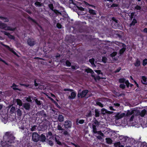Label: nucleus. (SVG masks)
Returning a JSON list of instances; mask_svg holds the SVG:
<instances>
[{
  "mask_svg": "<svg viewBox=\"0 0 147 147\" xmlns=\"http://www.w3.org/2000/svg\"><path fill=\"white\" fill-rule=\"evenodd\" d=\"M15 138L13 134L10 132H7L5 133V135L3 136V141H5V145L7 147L8 146L9 144H11L14 142Z\"/></svg>",
  "mask_w": 147,
  "mask_h": 147,
  "instance_id": "1",
  "label": "nucleus"
},
{
  "mask_svg": "<svg viewBox=\"0 0 147 147\" xmlns=\"http://www.w3.org/2000/svg\"><path fill=\"white\" fill-rule=\"evenodd\" d=\"M64 91H69L72 92L70 95L68 96V98L69 99H74L76 96V92H72L73 90L70 89L65 88L64 89Z\"/></svg>",
  "mask_w": 147,
  "mask_h": 147,
  "instance_id": "2",
  "label": "nucleus"
},
{
  "mask_svg": "<svg viewBox=\"0 0 147 147\" xmlns=\"http://www.w3.org/2000/svg\"><path fill=\"white\" fill-rule=\"evenodd\" d=\"M0 28L7 30L14 31L15 29V28H11L10 27L7 26L5 24L0 23Z\"/></svg>",
  "mask_w": 147,
  "mask_h": 147,
  "instance_id": "3",
  "label": "nucleus"
},
{
  "mask_svg": "<svg viewBox=\"0 0 147 147\" xmlns=\"http://www.w3.org/2000/svg\"><path fill=\"white\" fill-rule=\"evenodd\" d=\"M32 140L35 142H37L39 140L40 136L36 132H33L32 135Z\"/></svg>",
  "mask_w": 147,
  "mask_h": 147,
  "instance_id": "4",
  "label": "nucleus"
},
{
  "mask_svg": "<svg viewBox=\"0 0 147 147\" xmlns=\"http://www.w3.org/2000/svg\"><path fill=\"white\" fill-rule=\"evenodd\" d=\"M64 126L66 129L70 128L72 126V123L69 120H66L64 122Z\"/></svg>",
  "mask_w": 147,
  "mask_h": 147,
  "instance_id": "5",
  "label": "nucleus"
},
{
  "mask_svg": "<svg viewBox=\"0 0 147 147\" xmlns=\"http://www.w3.org/2000/svg\"><path fill=\"white\" fill-rule=\"evenodd\" d=\"M88 92V90H83L82 92H79L78 96V97H80L81 98L84 97L86 96Z\"/></svg>",
  "mask_w": 147,
  "mask_h": 147,
  "instance_id": "6",
  "label": "nucleus"
},
{
  "mask_svg": "<svg viewBox=\"0 0 147 147\" xmlns=\"http://www.w3.org/2000/svg\"><path fill=\"white\" fill-rule=\"evenodd\" d=\"M125 115V113H117L115 116V119L116 120H118L119 119H121L124 117Z\"/></svg>",
  "mask_w": 147,
  "mask_h": 147,
  "instance_id": "7",
  "label": "nucleus"
},
{
  "mask_svg": "<svg viewBox=\"0 0 147 147\" xmlns=\"http://www.w3.org/2000/svg\"><path fill=\"white\" fill-rule=\"evenodd\" d=\"M49 7L51 10H52L55 13L57 14V15H58L61 14V13L58 10L56 9H53V7L52 4H49Z\"/></svg>",
  "mask_w": 147,
  "mask_h": 147,
  "instance_id": "8",
  "label": "nucleus"
},
{
  "mask_svg": "<svg viewBox=\"0 0 147 147\" xmlns=\"http://www.w3.org/2000/svg\"><path fill=\"white\" fill-rule=\"evenodd\" d=\"M101 113L103 115H105L106 113L112 114L113 113V112L108 111L103 108L101 109Z\"/></svg>",
  "mask_w": 147,
  "mask_h": 147,
  "instance_id": "9",
  "label": "nucleus"
},
{
  "mask_svg": "<svg viewBox=\"0 0 147 147\" xmlns=\"http://www.w3.org/2000/svg\"><path fill=\"white\" fill-rule=\"evenodd\" d=\"M28 44L30 46H32L34 45V42L33 39H29L27 40Z\"/></svg>",
  "mask_w": 147,
  "mask_h": 147,
  "instance_id": "10",
  "label": "nucleus"
},
{
  "mask_svg": "<svg viewBox=\"0 0 147 147\" xmlns=\"http://www.w3.org/2000/svg\"><path fill=\"white\" fill-rule=\"evenodd\" d=\"M23 106L26 110H28L30 107V105L28 103H25L23 104Z\"/></svg>",
  "mask_w": 147,
  "mask_h": 147,
  "instance_id": "11",
  "label": "nucleus"
},
{
  "mask_svg": "<svg viewBox=\"0 0 147 147\" xmlns=\"http://www.w3.org/2000/svg\"><path fill=\"white\" fill-rule=\"evenodd\" d=\"M135 111L134 110H129L127 111L126 114H125V115L127 116H129L131 115L134 113Z\"/></svg>",
  "mask_w": 147,
  "mask_h": 147,
  "instance_id": "12",
  "label": "nucleus"
},
{
  "mask_svg": "<svg viewBox=\"0 0 147 147\" xmlns=\"http://www.w3.org/2000/svg\"><path fill=\"white\" fill-rule=\"evenodd\" d=\"M36 115L38 116L41 115L44 117L46 116V115L44 113V111H42L39 112H38L37 113Z\"/></svg>",
  "mask_w": 147,
  "mask_h": 147,
  "instance_id": "13",
  "label": "nucleus"
},
{
  "mask_svg": "<svg viewBox=\"0 0 147 147\" xmlns=\"http://www.w3.org/2000/svg\"><path fill=\"white\" fill-rule=\"evenodd\" d=\"M2 32L4 33V34L7 36L9 38L11 39H14V37L13 36L10 34L9 33L5 31H2Z\"/></svg>",
  "mask_w": 147,
  "mask_h": 147,
  "instance_id": "14",
  "label": "nucleus"
},
{
  "mask_svg": "<svg viewBox=\"0 0 147 147\" xmlns=\"http://www.w3.org/2000/svg\"><path fill=\"white\" fill-rule=\"evenodd\" d=\"M142 79L141 81L143 84H147V78L145 76H142Z\"/></svg>",
  "mask_w": 147,
  "mask_h": 147,
  "instance_id": "15",
  "label": "nucleus"
},
{
  "mask_svg": "<svg viewBox=\"0 0 147 147\" xmlns=\"http://www.w3.org/2000/svg\"><path fill=\"white\" fill-rule=\"evenodd\" d=\"M46 138L45 135L42 134L40 136V140L42 142H45L46 140Z\"/></svg>",
  "mask_w": 147,
  "mask_h": 147,
  "instance_id": "16",
  "label": "nucleus"
},
{
  "mask_svg": "<svg viewBox=\"0 0 147 147\" xmlns=\"http://www.w3.org/2000/svg\"><path fill=\"white\" fill-rule=\"evenodd\" d=\"M140 61L138 59L134 63V65L136 67H139L140 65Z\"/></svg>",
  "mask_w": 147,
  "mask_h": 147,
  "instance_id": "17",
  "label": "nucleus"
},
{
  "mask_svg": "<svg viewBox=\"0 0 147 147\" xmlns=\"http://www.w3.org/2000/svg\"><path fill=\"white\" fill-rule=\"evenodd\" d=\"M107 143L108 144H111L112 143V140L110 138H107L105 139Z\"/></svg>",
  "mask_w": 147,
  "mask_h": 147,
  "instance_id": "18",
  "label": "nucleus"
},
{
  "mask_svg": "<svg viewBox=\"0 0 147 147\" xmlns=\"http://www.w3.org/2000/svg\"><path fill=\"white\" fill-rule=\"evenodd\" d=\"M58 119L60 122H62L64 121V117L62 115H59L58 117Z\"/></svg>",
  "mask_w": 147,
  "mask_h": 147,
  "instance_id": "19",
  "label": "nucleus"
},
{
  "mask_svg": "<svg viewBox=\"0 0 147 147\" xmlns=\"http://www.w3.org/2000/svg\"><path fill=\"white\" fill-rule=\"evenodd\" d=\"M2 45L6 47L8 49L10 50V51H11L12 53H13L15 55H16V53L13 50V49L12 48H10L8 46L4 45L2 44Z\"/></svg>",
  "mask_w": 147,
  "mask_h": 147,
  "instance_id": "20",
  "label": "nucleus"
},
{
  "mask_svg": "<svg viewBox=\"0 0 147 147\" xmlns=\"http://www.w3.org/2000/svg\"><path fill=\"white\" fill-rule=\"evenodd\" d=\"M137 22V20L135 19H134L131 22V23L130 24V27H131L132 26H134L135 25V24Z\"/></svg>",
  "mask_w": 147,
  "mask_h": 147,
  "instance_id": "21",
  "label": "nucleus"
},
{
  "mask_svg": "<svg viewBox=\"0 0 147 147\" xmlns=\"http://www.w3.org/2000/svg\"><path fill=\"white\" fill-rule=\"evenodd\" d=\"M89 12L90 13L93 15L96 14V11L92 9H91L89 8H88Z\"/></svg>",
  "mask_w": 147,
  "mask_h": 147,
  "instance_id": "22",
  "label": "nucleus"
},
{
  "mask_svg": "<svg viewBox=\"0 0 147 147\" xmlns=\"http://www.w3.org/2000/svg\"><path fill=\"white\" fill-rule=\"evenodd\" d=\"M0 19L3 21L4 22H8L9 21V20L6 18L1 17L0 16Z\"/></svg>",
  "mask_w": 147,
  "mask_h": 147,
  "instance_id": "23",
  "label": "nucleus"
},
{
  "mask_svg": "<svg viewBox=\"0 0 147 147\" xmlns=\"http://www.w3.org/2000/svg\"><path fill=\"white\" fill-rule=\"evenodd\" d=\"M89 61L93 66L95 67V65L94 64V58L90 59Z\"/></svg>",
  "mask_w": 147,
  "mask_h": 147,
  "instance_id": "24",
  "label": "nucleus"
},
{
  "mask_svg": "<svg viewBox=\"0 0 147 147\" xmlns=\"http://www.w3.org/2000/svg\"><path fill=\"white\" fill-rule=\"evenodd\" d=\"M93 132L95 134L97 132V129L95 125H92Z\"/></svg>",
  "mask_w": 147,
  "mask_h": 147,
  "instance_id": "25",
  "label": "nucleus"
},
{
  "mask_svg": "<svg viewBox=\"0 0 147 147\" xmlns=\"http://www.w3.org/2000/svg\"><path fill=\"white\" fill-rule=\"evenodd\" d=\"M84 121L83 119H81L78 121V119L76 120V123L77 124H78V123H77L78 122L80 124H83Z\"/></svg>",
  "mask_w": 147,
  "mask_h": 147,
  "instance_id": "26",
  "label": "nucleus"
},
{
  "mask_svg": "<svg viewBox=\"0 0 147 147\" xmlns=\"http://www.w3.org/2000/svg\"><path fill=\"white\" fill-rule=\"evenodd\" d=\"M17 104L19 105L20 106H21L22 105V103L21 100L19 99H17L16 100Z\"/></svg>",
  "mask_w": 147,
  "mask_h": 147,
  "instance_id": "27",
  "label": "nucleus"
},
{
  "mask_svg": "<svg viewBox=\"0 0 147 147\" xmlns=\"http://www.w3.org/2000/svg\"><path fill=\"white\" fill-rule=\"evenodd\" d=\"M146 111L145 109H144L142 110L140 113V115L142 117H143L146 114Z\"/></svg>",
  "mask_w": 147,
  "mask_h": 147,
  "instance_id": "28",
  "label": "nucleus"
},
{
  "mask_svg": "<svg viewBox=\"0 0 147 147\" xmlns=\"http://www.w3.org/2000/svg\"><path fill=\"white\" fill-rule=\"evenodd\" d=\"M95 116L97 117H98L99 116V111L98 109L95 110Z\"/></svg>",
  "mask_w": 147,
  "mask_h": 147,
  "instance_id": "29",
  "label": "nucleus"
},
{
  "mask_svg": "<svg viewBox=\"0 0 147 147\" xmlns=\"http://www.w3.org/2000/svg\"><path fill=\"white\" fill-rule=\"evenodd\" d=\"M58 137V136H56L55 138V139L56 142H57V144L59 145H61V143L58 140H57V138Z\"/></svg>",
  "mask_w": 147,
  "mask_h": 147,
  "instance_id": "30",
  "label": "nucleus"
},
{
  "mask_svg": "<svg viewBox=\"0 0 147 147\" xmlns=\"http://www.w3.org/2000/svg\"><path fill=\"white\" fill-rule=\"evenodd\" d=\"M147 64V59H145L143 61L142 65L143 66H145Z\"/></svg>",
  "mask_w": 147,
  "mask_h": 147,
  "instance_id": "31",
  "label": "nucleus"
},
{
  "mask_svg": "<svg viewBox=\"0 0 147 147\" xmlns=\"http://www.w3.org/2000/svg\"><path fill=\"white\" fill-rule=\"evenodd\" d=\"M86 71L87 73H94V72L93 71V70L92 69H91L90 68H88L87 69H86Z\"/></svg>",
  "mask_w": 147,
  "mask_h": 147,
  "instance_id": "32",
  "label": "nucleus"
},
{
  "mask_svg": "<svg viewBox=\"0 0 147 147\" xmlns=\"http://www.w3.org/2000/svg\"><path fill=\"white\" fill-rule=\"evenodd\" d=\"M25 98L26 100L28 102H31L32 100L31 99L30 96H29L28 97H26Z\"/></svg>",
  "mask_w": 147,
  "mask_h": 147,
  "instance_id": "33",
  "label": "nucleus"
},
{
  "mask_svg": "<svg viewBox=\"0 0 147 147\" xmlns=\"http://www.w3.org/2000/svg\"><path fill=\"white\" fill-rule=\"evenodd\" d=\"M16 86V85L15 84H13L12 87L13 89L14 90H20L18 88L15 87Z\"/></svg>",
  "mask_w": 147,
  "mask_h": 147,
  "instance_id": "34",
  "label": "nucleus"
},
{
  "mask_svg": "<svg viewBox=\"0 0 147 147\" xmlns=\"http://www.w3.org/2000/svg\"><path fill=\"white\" fill-rule=\"evenodd\" d=\"M57 129L58 130H61L62 131H63V129L62 128V127H61V125H60L59 124H58V125L57 126Z\"/></svg>",
  "mask_w": 147,
  "mask_h": 147,
  "instance_id": "35",
  "label": "nucleus"
},
{
  "mask_svg": "<svg viewBox=\"0 0 147 147\" xmlns=\"http://www.w3.org/2000/svg\"><path fill=\"white\" fill-rule=\"evenodd\" d=\"M96 104L101 107H103V105L99 102H97Z\"/></svg>",
  "mask_w": 147,
  "mask_h": 147,
  "instance_id": "36",
  "label": "nucleus"
},
{
  "mask_svg": "<svg viewBox=\"0 0 147 147\" xmlns=\"http://www.w3.org/2000/svg\"><path fill=\"white\" fill-rule=\"evenodd\" d=\"M63 134L65 135H68L69 134L68 132L66 130H65L63 129Z\"/></svg>",
  "mask_w": 147,
  "mask_h": 147,
  "instance_id": "37",
  "label": "nucleus"
},
{
  "mask_svg": "<svg viewBox=\"0 0 147 147\" xmlns=\"http://www.w3.org/2000/svg\"><path fill=\"white\" fill-rule=\"evenodd\" d=\"M107 58L105 57H103L102 58V61L105 63H106L107 61Z\"/></svg>",
  "mask_w": 147,
  "mask_h": 147,
  "instance_id": "38",
  "label": "nucleus"
},
{
  "mask_svg": "<svg viewBox=\"0 0 147 147\" xmlns=\"http://www.w3.org/2000/svg\"><path fill=\"white\" fill-rule=\"evenodd\" d=\"M125 79L124 78L120 79L119 80V82L120 83H123L125 81Z\"/></svg>",
  "mask_w": 147,
  "mask_h": 147,
  "instance_id": "39",
  "label": "nucleus"
},
{
  "mask_svg": "<svg viewBox=\"0 0 147 147\" xmlns=\"http://www.w3.org/2000/svg\"><path fill=\"white\" fill-rule=\"evenodd\" d=\"M35 100L36 102L38 105H41V103L40 101L38 100L37 99H35Z\"/></svg>",
  "mask_w": 147,
  "mask_h": 147,
  "instance_id": "40",
  "label": "nucleus"
},
{
  "mask_svg": "<svg viewBox=\"0 0 147 147\" xmlns=\"http://www.w3.org/2000/svg\"><path fill=\"white\" fill-rule=\"evenodd\" d=\"M96 133H97L98 135H100L102 136H104L103 134L100 131H97Z\"/></svg>",
  "mask_w": 147,
  "mask_h": 147,
  "instance_id": "41",
  "label": "nucleus"
},
{
  "mask_svg": "<svg viewBox=\"0 0 147 147\" xmlns=\"http://www.w3.org/2000/svg\"><path fill=\"white\" fill-rule=\"evenodd\" d=\"M17 114L18 115H19L20 116L21 115L22 113H21V111L20 109H18L17 111Z\"/></svg>",
  "mask_w": 147,
  "mask_h": 147,
  "instance_id": "42",
  "label": "nucleus"
},
{
  "mask_svg": "<svg viewBox=\"0 0 147 147\" xmlns=\"http://www.w3.org/2000/svg\"><path fill=\"white\" fill-rule=\"evenodd\" d=\"M35 5L36 6H38V7H39L41 5V4L40 2H36L35 3Z\"/></svg>",
  "mask_w": 147,
  "mask_h": 147,
  "instance_id": "43",
  "label": "nucleus"
},
{
  "mask_svg": "<svg viewBox=\"0 0 147 147\" xmlns=\"http://www.w3.org/2000/svg\"><path fill=\"white\" fill-rule=\"evenodd\" d=\"M117 53L115 52H114L111 54V57H114L117 54Z\"/></svg>",
  "mask_w": 147,
  "mask_h": 147,
  "instance_id": "44",
  "label": "nucleus"
},
{
  "mask_svg": "<svg viewBox=\"0 0 147 147\" xmlns=\"http://www.w3.org/2000/svg\"><path fill=\"white\" fill-rule=\"evenodd\" d=\"M36 129V126L34 125L32 127V128L31 129V131H35Z\"/></svg>",
  "mask_w": 147,
  "mask_h": 147,
  "instance_id": "45",
  "label": "nucleus"
},
{
  "mask_svg": "<svg viewBox=\"0 0 147 147\" xmlns=\"http://www.w3.org/2000/svg\"><path fill=\"white\" fill-rule=\"evenodd\" d=\"M135 9L137 10H140L141 9V7L138 5H137L136 7H135Z\"/></svg>",
  "mask_w": 147,
  "mask_h": 147,
  "instance_id": "46",
  "label": "nucleus"
},
{
  "mask_svg": "<svg viewBox=\"0 0 147 147\" xmlns=\"http://www.w3.org/2000/svg\"><path fill=\"white\" fill-rule=\"evenodd\" d=\"M125 86V85L124 84H121L120 85V87L122 89L124 88Z\"/></svg>",
  "mask_w": 147,
  "mask_h": 147,
  "instance_id": "47",
  "label": "nucleus"
},
{
  "mask_svg": "<svg viewBox=\"0 0 147 147\" xmlns=\"http://www.w3.org/2000/svg\"><path fill=\"white\" fill-rule=\"evenodd\" d=\"M95 71L98 74H102V73H101V71L100 70H95Z\"/></svg>",
  "mask_w": 147,
  "mask_h": 147,
  "instance_id": "48",
  "label": "nucleus"
},
{
  "mask_svg": "<svg viewBox=\"0 0 147 147\" xmlns=\"http://www.w3.org/2000/svg\"><path fill=\"white\" fill-rule=\"evenodd\" d=\"M66 65L68 66H70L71 65V63L68 61H66Z\"/></svg>",
  "mask_w": 147,
  "mask_h": 147,
  "instance_id": "49",
  "label": "nucleus"
},
{
  "mask_svg": "<svg viewBox=\"0 0 147 147\" xmlns=\"http://www.w3.org/2000/svg\"><path fill=\"white\" fill-rule=\"evenodd\" d=\"M125 49L124 48H123L122 49H121L120 50V54H121L122 53H123V52L125 51Z\"/></svg>",
  "mask_w": 147,
  "mask_h": 147,
  "instance_id": "50",
  "label": "nucleus"
},
{
  "mask_svg": "<svg viewBox=\"0 0 147 147\" xmlns=\"http://www.w3.org/2000/svg\"><path fill=\"white\" fill-rule=\"evenodd\" d=\"M2 121L4 123H6L7 121V120L6 119H4L3 118L2 119Z\"/></svg>",
  "mask_w": 147,
  "mask_h": 147,
  "instance_id": "51",
  "label": "nucleus"
},
{
  "mask_svg": "<svg viewBox=\"0 0 147 147\" xmlns=\"http://www.w3.org/2000/svg\"><path fill=\"white\" fill-rule=\"evenodd\" d=\"M134 13H131L129 15L130 18L132 19L133 18V16H134Z\"/></svg>",
  "mask_w": 147,
  "mask_h": 147,
  "instance_id": "52",
  "label": "nucleus"
},
{
  "mask_svg": "<svg viewBox=\"0 0 147 147\" xmlns=\"http://www.w3.org/2000/svg\"><path fill=\"white\" fill-rule=\"evenodd\" d=\"M113 105L115 107H117L119 106L120 105L118 103H114L113 104Z\"/></svg>",
  "mask_w": 147,
  "mask_h": 147,
  "instance_id": "53",
  "label": "nucleus"
},
{
  "mask_svg": "<svg viewBox=\"0 0 147 147\" xmlns=\"http://www.w3.org/2000/svg\"><path fill=\"white\" fill-rule=\"evenodd\" d=\"M48 143L51 146H52L53 145V142L51 140H49V141Z\"/></svg>",
  "mask_w": 147,
  "mask_h": 147,
  "instance_id": "54",
  "label": "nucleus"
},
{
  "mask_svg": "<svg viewBox=\"0 0 147 147\" xmlns=\"http://www.w3.org/2000/svg\"><path fill=\"white\" fill-rule=\"evenodd\" d=\"M125 83L127 87H128L129 86V83L128 80L125 81Z\"/></svg>",
  "mask_w": 147,
  "mask_h": 147,
  "instance_id": "55",
  "label": "nucleus"
},
{
  "mask_svg": "<svg viewBox=\"0 0 147 147\" xmlns=\"http://www.w3.org/2000/svg\"><path fill=\"white\" fill-rule=\"evenodd\" d=\"M120 143L119 142H118L116 144V145L119 146L118 147H124L122 145H120Z\"/></svg>",
  "mask_w": 147,
  "mask_h": 147,
  "instance_id": "56",
  "label": "nucleus"
},
{
  "mask_svg": "<svg viewBox=\"0 0 147 147\" xmlns=\"http://www.w3.org/2000/svg\"><path fill=\"white\" fill-rule=\"evenodd\" d=\"M57 27L59 28H61V24L59 23H58L57 24Z\"/></svg>",
  "mask_w": 147,
  "mask_h": 147,
  "instance_id": "57",
  "label": "nucleus"
},
{
  "mask_svg": "<svg viewBox=\"0 0 147 147\" xmlns=\"http://www.w3.org/2000/svg\"><path fill=\"white\" fill-rule=\"evenodd\" d=\"M134 117V115H133L131 117L130 120V121H132L133 120Z\"/></svg>",
  "mask_w": 147,
  "mask_h": 147,
  "instance_id": "58",
  "label": "nucleus"
},
{
  "mask_svg": "<svg viewBox=\"0 0 147 147\" xmlns=\"http://www.w3.org/2000/svg\"><path fill=\"white\" fill-rule=\"evenodd\" d=\"M143 32L147 33V28H144L143 30Z\"/></svg>",
  "mask_w": 147,
  "mask_h": 147,
  "instance_id": "59",
  "label": "nucleus"
},
{
  "mask_svg": "<svg viewBox=\"0 0 147 147\" xmlns=\"http://www.w3.org/2000/svg\"><path fill=\"white\" fill-rule=\"evenodd\" d=\"M121 68L119 67L115 71V72H119L121 69Z\"/></svg>",
  "mask_w": 147,
  "mask_h": 147,
  "instance_id": "60",
  "label": "nucleus"
},
{
  "mask_svg": "<svg viewBox=\"0 0 147 147\" xmlns=\"http://www.w3.org/2000/svg\"><path fill=\"white\" fill-rule=\"evenodd\" d=\"M118 6V5H117V4H113L111 5V7H117Z\"/></svg>",
  "mask_w": 147,
  "mask_h": 147,
  "instance_id": "61",
  "label": "nucleus"
},
{
  "mask_svg": "<svg viewBox=\"0 0 147 147\" xmlns=\"http://www.w3.org/2000/svg\"><path fill=\"white\" fill-rule=\"evenodd\" d=\"M109 108H110V109L111 110H113V111H115L116 110L115 109H114L113 108V107H112V106L110 107H109Z\"/></svg>",
  "mask_w": 147,
  "mask_h": 147,
  "instance_id": "62",
  "label": "nucleus"
},
{
  "mask_svg": "<svg viewBox=\"0 0 147 147\" xmlns=\"http://www.w3.org/2000/svg\"><path fill=\"white\" fill-rule=\"evenodd\" d=\"M97 138L99 140H101L102 139V138L100 136H97Z\"/></svg>",
  "mask_w": 147,
  "mask_h": 147,
  "instance_id": "63",
  "label": "nucleus"
},
{
  "mask_svg": "<svg viewBox=\"0 0 147 147\" xmlns=\"http://www.w3.org/2000/svg\"><path fill=\"white\" fill-rule=\"evenodd\" d=\"M48 136H52V133L51 132H49L48 133Z\"/></svg>",
  "mask_w": 147,
  "mask_h": 147,
  "instance_id": "64",
  "label": "nucleus"
}]
</instances>
